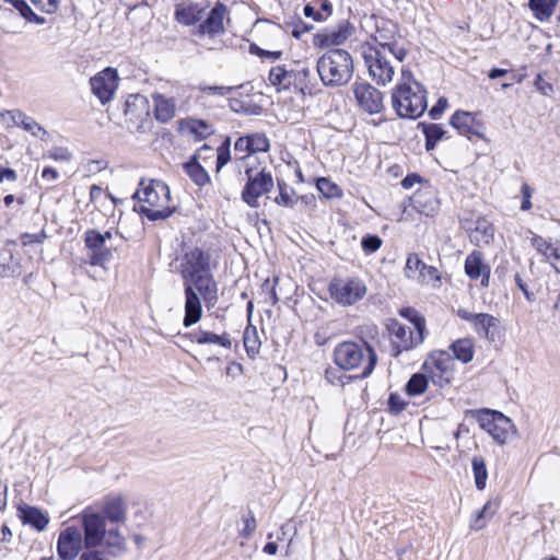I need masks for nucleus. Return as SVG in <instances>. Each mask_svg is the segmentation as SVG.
Listing matches in <instances>:
<instances>
[{"label":"nucleus","instance_id":"cd10ccee","mask_svg":"<svg viewBox=\"0 0 560 560\" xmlns=\"http://www.w3.org/2000/svg\"><path fill=\"white\" fill-rule=\"evenodd\" d=\"M105 521L110 523H124L126 521L127 508L122 497H115L105 501L102 513Z\"/></svg>","mask_w":560,"mask_h":560},{"label":"nucleus","instance_id":"ddd939ff","mask_svg":"<svg viewBox=\"0 0 560 560\" xmlns=\"http://www.w3.org/2000/svg\"><path fill=\"white\" fill-rule=\"evenodd\" d=\"M388 331L394 337L393 339V353L394 358L399 357L404 351H409L418 346H420L425 338L424 332L419 335L418 332L415 335L413 331L399 323L397 319H392L387 325Z\"/></svg>","mask_w":560,"mask_h":560},{"label":"nucleus","instance_id":"20e7f679","mask_svg":"<svg viewBox=\"0 0 560 560\" xmlns=\"http://www.w3.org/2000/svg\"><path fill=\"white\" fill-rule=\"evenodd\" d=\"M316 70L325 86H343L353 77V58L346 49L330 48L317 59Z\"/></svg>","mask_w":560,"mask_h":560},{"label":"nucleus","instance_id":"e2e57ef3","mask_svg":"<svg viewBox=\"0 0 560 560\" xmlns=\"http://www.w3.org/2000/svg\"><path fill=\"white\" fill-rule=\"evenodd\" d=\"M235 152L244 153L238 160H245L253 154L247 136H241L234 143Z\"/></svg>","mask_w":560,"mask_h":560},{"label":"nucleus","instance_id":"de8ad7c7","mask_svg":"<svg viewBox=\"0 0 560 560\" xmlns=\"http://www.w3.org/2000/svg\"><path fill=\"white\" fill-rule=\"evenodd\" d=\"M229 106L232 112L245 115H259L262 110L261 106L253 103H245L238 98H230Z\"/></svg>","mask_w":560,"mask_h":560},{"label":"nucleus","instance_id":"5fc2aeb1","mask_svg":"<svg viewBox=\"0 0 560 560\" xmlns=\"http://www.w3.org/2000/svg\"><path fill=\"white\" fill-rule=\"evenodd\" d=\"M243 85L238 86H222V85H207V84H200L199 90L208 95H219V96H225L230 93H232L234 90L242 88Z\"/></svg>","mask_w":560,"mask_h":560},{"label":"nucleus","instance_id":"ea45409f","mask_svg":"<svg viewBox=\"0 0 560 560\" xmlns=\"http://www.w3.org/2000/svg\"><path fill=\"white\" fill-rule=\"evenodd\" d=\"M433 366L440 373H453V358L446 350H434L429 354Z\"/></svg>","mask_w":560,"mask_h":560},{"label":"nucleus","instance_id":"49530a36","mask_svg":"<svg viewBox=\"0 0 560 560\" xmlns=\"http://www.w3.org/2000/svg\"><path fill=\"white\" fill-rule=\"evenodd\" d=\"M325 380L331 385H345L354 380H359L355 375H347L340 368H327L325 370Z\"/></svg>","mask_w":560,"mask_h":560},{"label":"nucleus","instance_id":"9d476101","mask_svg":"<svg viewBox=\"0 0 560 560\" xmlns=\"http://www.w3.org/2000/svg\"><path fill=\"white\" fill-rule=\"evenodd\" d=\"M330 298L340 305H352L362 300L366 293V287L360 279L342 280L335 278L329 282Z\"/></svg>","mask_w":560,"mask_h":560},{"label":"nucleus","instance_id":"f704fd0d","mask_svg":"<svg viewBox=\"0 0 560 560\" xmlns=\"http://www.w3.org/2000/svg\"><path fill=\"white\" fill-rule=\"evenodd\" d=\"M533 247L544 255L548 260H552L551 265L558 270V262H560V252L555 248L551 243L546 241L540 235H534L532 237Z\"/></svg>","mask_w":560,"mask_h":560},{"label":"nucleus","instance_id":"c9c22d12","mask_svg":"<svg viewBox=\"0 0 560 560\" xmlns=\"http://www.w3.org/2000/svg\"><path fill=\"white\" fill-rule=\"evenodd\" d=\"M108 549V555L118 557L126 551V540L118 528L106 529L104 542Z\"/></svg>","mask_w":560,"mask_h":560},{"label":"nucleus","instance_id":"5701e85b","mask_svg":"<svg viewBox=\"0 0 560 560\" xmlns=\"http://www.w3.org/2000/svg\"><path fill=\"white\" fill-rule=\"evenodd\" d=\"M463 226L469 232L470 242L477 246L488 245L493 241V225L485 217H479L475 223L465 221Z\"/></svg>","mask_w":560,"mask_h":560},{"label":"nucleus","instance_id":"c03bdc74","mask_svg":"<svg viewBox=\"0 0 560 560\" xmlns=\"http://www.w3.org/2000/svg\"><path fill=\"white\" fill-rule=\"evenodd\" d=\"M373 45L378 46L384 52H390L400 62H402L408 55L407 49L399 46L396 40H380V37H375Z\"/></svg>","mask_w":560,"mask_h":560},{"label":"nucleus","instance_id":"6ab92c4d","mask_svg":"<svg viewBox=\"0 0 560 560\" xmlns=\"http://www.w3.org/2000/svg\"><path fill=\"white\" fill-rule=\"evenodd\" d=\"M203 151H212V147L205 143L196 153H194L184 164L183 170L191 182L198 187H205L211 183V178L206 168L200 164L199 160H207L209 156L203 155Z\"/></svg>","mask_w":560,"mask_h":560},{"label":"nucleus","instance_id":"4be33fe9","mask_svg":"<svg viewBox=\"0 0 560 560\" xmlns=\"http://www.w3.org/2000/svg\"><path fill=\"white\" fill-rule=\"evenodd\" d=\"M16 510L23 525H28L37 532H44L47 528L50 521L47 512L26 503H20Z\"/></svg>","mask_w":560,"mask_h":560},{"label":"nucleus","instance_id":"338daca9","mask_svg":"<svg viewBox=\"0 0 560 560\" xmlns=\"http://www.w3.org/2000/svg\"><path fill=\"white\" fill-rule=\"evenodd\" d=\"M420 277L422 278L423 281H427V282L441 280V275H440L439 270L435 267L429 266L427 264L422 268Z\"/></svg>","mask_w":560,"mask_h":560},{"label":"nucleus","instance_id":"7c9ffc66","mask_svg":"<svg viewBox=\"0 0 560 560\" xmlns=\"http://www.w3.org/2000/svg\"><path fill=\"white\" fill-rule=\"evenodd\" d=\"M21 264L14 258L10 244L0 249V276L2 278L15 277L20 275Z\"/></svg>","mask_w":560,"mask_h":560},{"label":"nucleus","instance_id":"c85d7f7f","mask_svg":"<svg viewBox=\"0 0 560 560\" xmlns=\"http://www.w3.org/2000/svg\"><path fill=\"white\" fill-rule=\"evenodd\" d=\"M418 128L424 136V147L428 152L434 150L440 140L447 138L446 130L440 124L421 121L418 124Z\"/></svg>","mask_w":560,"mask_h":560},{"label":"nucleus","instance_id":"72a5a7b5","mask_svg":"<svg viewBox=\"0 0 560 560\" xmlns=\"http://www.w3.org/2000/svg\"><path fill=\"white\" fill-rule=\"evenodd\" d=\"M559 0H528V8L533 15L540 22L551 18Z\"/></svg>","mask_w":560,"mask_h":560},{"label":"nucleus","instance_id":"393cba45","mask_svg":"<svg viewBox=\"0 0 560 560\" xmlns=\"http://www.w3.org/2000/svg\"><path fill=\"white\" fill-rule=\"evenodd\" d=\"M475 331L486 338L489 342H497L502 337V327L499 318L488 313H479V317L474 324Z\"/></svg>","mask_w":560,"mask_h":560},{"label":"nucleus","instance_id":"f257e3e1","mask_svg":"<svg viewBox=\"0 0 560 560\" xmlns=\"http://www.w3.org/2000/svg\"><path fill=\"white\" fill-rule=\"evenodd\" d=\"M179 273L185 294L183 325L188 328L201 319V299L208 310L218 303V282L211 270V255L200 247L187 250L183 255Z\"/></svg>","mask_w":560,"mask_h":560},{"label":"nucleus","instance_id":"6e6552de","mask_svg":"<svg viewBox=\"0 0 560 560\" xmlns=\"http://www.w3.org/2000/svg\"><path fill=\"white\" fill-rule=\"evenodd\" d=\"M78 518L82 526V538H84L85 548H98L103 545L106 537L105 517L91 506L85 508Z\"/></svg>","mask_w":560,"mask_h":560},{"label":"nucleus","instance_id":"423d86ee","mask_svg":"<svg viewBox=\"0 0 560 560\" xmlns=\"http://www.w3.org/2000/svg\"><path fill=\"white\" fill-rule=\"evenodd\" d=\"M478 422L500 445L509 443L516 434L512 420L497 410L483 409L478 412Z\"/></svg>","mask_w":560,"mask_h":560},{"label":"nucleus","instance_id":"a18cd8bd","mask_svg":"<svg viewBox=\"0 0 560 560\" xmlns=\"http://www.w3.org/2000/svg\"><path fill=\"white\" fill-rule=\"evenodd\" d=\"M316 187L327 199L342 197V189L328 177H319L316 180Z\"/></svg>","mask_w":560,"mask_h":560},{"label":"nucleus","instance_id":"8fccbe9b","mask_svg":"<svg viewBox=\"0 0 560 560\" xmlns=\"http://www.w3.org/2000/svg\"><path fill=\"white\" fill-rule=\"evenodd\" d=\"M279 195L275 198V202L282 207L292 208L295 201L292 199V195L295 190L287 185L284 180L278 179Z\"/></svg>","mask_w":560,"mask_h":560},{"label":"nucleus","instance_id":"6e6d98bb","mask_svg":"<svg viewBox=\"0 0 560 560\" xmlns=\"http://www.w3.org/2000/svg\"><path fill=\"white\" fill-rule=\"evenodd\" d=\"M388 411L392 415H399L405 410L407 402L397 393H390L387 400Z\"/></svg>","mask_w":560,"mask_h":560},{"label":"nucleus","instance_id":"e433bc0d","mask_svg":"<svg viewBox=\"0 0 560 560\" xmlns=\"http://www.w3.org/2000/svg\"><path fill=\"white\" fill-rule=\"evenodd\" d=\"M290 73L285 66L272 67L269 71L268 80L278 92L290 90Z\"/></svg>","mask_w":560,"mask_h":560},{"label":"nucleus","instance_id":"603ef678","mask_svg":"<svg viewBox=\"0 0 560 560\" xmlns=\"http://www.w3.org/2000/svg\"><path fill=\"white\" fill-rule=\"evenodd\" d=\"M249 141V145L253 154L258 152H268L270 149V142L267 136L262 132L246 135Z\"/></svg>","mask_w":560,"mask_h":560},{"label":"nucleus","instance_id":"a878e982","mask_svg":"<svg viewBox=\"0 0 560 560\" xmlns=\"http://www.w3.org/2000/svg\"><path fill=\"white\" fill-rule=\"evenodd\" d=\"M182 338L188 339L191 342H197L198 345H218L225 349H231L232 347V340L230 338V335L228 332H224L222 335H217L209 330H194L190 332H186L182 335Z\"/></svg>","mask_w":560,"mask_h":560},{"label":"nucleus","instance_id":"09e8293b","mask_svg":"<svg viewBox=\"0 0 560 560\" xmlns=\"http://www.w3.org/2000/svg\"><path fill=\"white\" fill-rule=\"evenodd\" d=\"M14 9L20 13V15L28 23H34L37 25H44L46 23V19L36 14L26 0H21Z\"/></svg>","mask_w":560,"mask_h":560},{"label":"nucleus","instance_id":"f3484780","mask_svg":"<svg viewBox=\"0 0 560 560\" xmlns=\"http://www.w3.org/2000/svg\"><path fill=\"white\" fill-rule=\"evenodd\" d=\"M84 245L91 252L86 264L91 266H103L109 261L112 249L105 246L104 236L96 229H89L84 232Z\"/></svg>","mask_w":560,"mask_h":560},{"label":"nucleus","instance_id":"79ce46f5","mask_svg":"<svg viewBox=\"0 0 560 560\" xmlns=\"http://www.w3.org/2000/svg\"><path fill=\"white\" fill-rule=\"evenodd\" d=\"M13 121L16 126L22 127L33 136H38L39 132H42L44 136L47 135V131L36 120L30 116H26L22 112H16L13 115Z\"/></svg>","mask_w":560,"mask_h":560},{"label":"nucleus","instance_id":"dca6fc26","mask_svg":"<svg viewBox=\"0 0 560 560\" xmlns=\"http://www.w3.org/2000/svg\"><path fill=\"white\" fill-rule=\"evenodd\" d=\"M450 125L456 129L459 135L465 136L470 141H472L475 137L486 139L485 122L477 119L476 115L470 112L456 110L450 117Z\"/></svg>","mask_w":560,"mask_h":560},{"label":"nucleus","instance_id":"0eeeda50","mask_svg":"<svg viewBox=\"0 0 560 560\" xmlns=\"http://www.w3.org/2000/svg\"><path fill=\"white\" fill-rule=\"evenodd\" d=\"M245 175L247 177V182L243 187L241 198L250 208H258V199L262 195L270 192L273 188L272 175L270 172H266L265 170H260L254 174V170L252 167L245 168Z\"/></svg>","mask_w":560,"mask_h":560},{"label":"nucleus","instance_id":"412c9836","mask_svg":"<svg viewBox=\"0 0 560 560\" xmlns=\"http://www.w3.org/2000/svg\"><path fill=\"white\" fill-rule=\"evenodd\" d=\"M206 8L191 0H185L175 4L174 20L184 26H197L203 15Z\"/></svg>","mask_w":560,"mask_h":560},{"label":"nucleus","instance_id":"f8f14e48","mask_svg":"<svg viewBox=\"0 0 560 560\" xmlns=\"http://www.w3.org/2000/svg\"><path fill=\"white\" fill-rule=\"evenodd\" d=\"M84 548V538L79 527L67 526L60 530L56 545L58 560H75Z\"/></svg>","mask_w":560,"mask_h":560},{"label":"nucleus","instance_id":"4c0bfd02","mask_svg":"<svg viewBox=\"0 0 560 560\" xmlns=\"http://www.w3.org/2000/svg\"><path fill=\"white\" fill-rule=\"evenodd\" d=\"M243 343L247 355L254 359L258 353L261 346L257 328L249 324L243 335Z\"/></svg>","mask_w":560,"mask_h":560},{"label":"nucleus","instance_id":"f03ea898","mask_svg":"<svg viewBox=\"0 0 560 560\" xmlns=\"http://www.w3.org/2000/svg\"><path fill=\"white\" fill-rule=\"evenodd\" d=\"M332 359L343 371L360 370L355 375L359 380L368 378L378 361L374 347L362 338L357 341L339 342L332 351Z\"/></svg>","mask_w":560,"mask_h":560},{"label":"nucleus","instance_id":"0e129e2a","mask_svg":"<svg viewBox=\"0 0 560 560\" xmlns=\"http://www.w3.org/2000/svg\"><path fill=\"white\" fill-rule=\"evenodd\" d=\"M47 237L45 231H42L39 233L31 234V233H23L21 235V243L23 246H28L31 244H40L45 241Z\"/></svg>","mask_w":560,"mask_h":560},{"label":"nucleus","instance_id":"9b49d317","mask_svg":"<svg viewBox=\"0 0 560 560\" xmlns=\"http://www.w3.org/2000/svg\"><path fill=\"white\" fill-rule=\"evenodd\" d=\"M230 20L228 7L223 2L217 1L205 20H201L197 25L194 34L199 37L208 36L210 38L224 35L226 33L225 21L230 23Z\"/></svg>","mask_w":560,"mask_h":560},{"label":"nucleus","instance_id":"473e14b6","mask_svg":"<svg viewBox=\"0 0 560 560\" xmlns=\"http://www.w3.org/2000/svg\"><path fill=\"white\" fill-rule=\"evenodd\" d=\"M154 116L161 122H168L175 116V102L163 95L154 96Z\"/></svg>","mask_w":560,"mask_h":560},{"label":"nucleus","instance_id":"a19ab883","mask_svg":"<svg viewBox=\"0 0 560 560\" xmlns=\"http://www.w3.org/2000/svg\"><path fill=\"white\" fill-rule=\"evenodd\" d=\"M429 385L428 376L424 373H415L406 383L405 390L410 397L423 394Z\"/></svg>","mask_w":560,"mask_h":560},{"label":"nucleus","instance_id":"bb28decb","mask_svg":"<svg viewBox=\"0 0 560 560\" xmlns=\"http://www.w3.org/2000/svg\"><path fill=\"white\" fill-rule=\"evenodd\" d=\"M122 112L126 119L142 120L149 115V101L140 94H130L127 96L122 105Z\"/></svg>","mask_w":560,"mask_h":560},{"label":"nucleus","instance_id":"13d9d810","mask_svg":"<svg viewBox=\"0 0 560 560\" xmlns=\"http://www.w3.org/2000/svg\"><path fill=\"white\" fill-rule=\"evenodd\" d=\"M422 370L430 373V377L433 384L439 385L440 387H443L444 385L451 382L452 373L432 372L429 368V361H424V363L422 364Z\"/></svg>","mask_w":560,"mask_h":560},{"label":"nucleus","instance_id":"7ed1b4c3","mask_svg":"<svg viewBox=\"0 0 560 560\" xmlns=\"http://www.w3.org/2000/svg\"><path fill=\"white\" fill-rule=\"evenodd\" d=\"M140 202L147 206H140V214L145 217L149 221H160L170 218L176 210L171 207V190L166 183L160 179H141L139 188L132 196Z\"/></svg>","mask_w":560,"mask_h":560},{"label":"nucleus","instance_id":"37998d69","mask_svg":"<svg viewBox=\"0 0 560 560\" xmlns=\"http://www.w3.org/2000/svg\"><path fill=\"white\" fill-rule=\"evenodd\" d=\"M399 315L410 322L416 332L421 335V332L427 334V322L424 316H422L416 308L407 306L399 310Z\"/></svg>","mask_w":560,"mask_h":560},{"label":"nucleus","instance_id":"052dcab7","mask_svg":"<svg viewBox=\"0 0 560 560\" xmlns=\"http://www.w3.org/2000/svg\"><path fill=\"white\" fill-rule=\"evenodd\" d=\"M291 26V34L296 39H300L305 33H308L314 28L313 24L305 23L300 18L296 21H293Z\"/></svg>","mask_w":560,"mask_h":560},{"label":"nucleus","instance_id":"58836bf2","mask_svg":"<svg viewBox=\"0 0 560 560\" xmlns=\"http://www.w3.org/2000/svg\"><path fill=\"white\" fill-rule=\"evenodd\" d=\"M471 469L477 490H485L488 479V469L482 456H474L471 459Z\"/></svg>","mask_w":560,"mask_h":560},{"label":"nucleus","instance_id":"b1692460","mask_svg":"<svg viewBox=\"0 0 560 560\" xmlns=\"http://www.w3.org/2000/svg\"><path fill=\"white\" fill-rule=\"evenodd\" d=\"M290 89L293 86L302 96L315 95L316 83L311 81V69L296 62L295 68L290 69Z\"/></svg>","mask_w":560,"mask_h":560},{"label":"nucleus","instance_id":"864d4df0","mask_svg":"<svg viewBox=\"0 0 560 560\" xmlns=\"http://www.w3.org/2000/svg\"><path fill=\"white\" fill-rule=\"evenodd\" d=\"M382 238L376 234H365L361 240L362 249L366 254H373L381 248Z\"/></svg>","mask_w":560,"mask_h":560},{"label":"nucleus","instance_id":"c756f323","mask_svg":"<svg viewBox=\"0 0 560 560\" xmlns=\"http://www.w3.org/2000/svg\"><path fill=\"white\" fill-rule=\"evenodd\" d=\"M448 349L453 353L452 358L463 364L471 362L475 355V342L471 338H459L453 341Z\"/></svg>","mask_w":560,"mask_h":560},{"label":"nucleus","instance_id":"aec40b11","mask_svg":"<svg viewBox=\"0 0 560 560\" xmlns=\"http://www.w3.org/2000/svg\"><path fill=\"white\" fill-rule=\"evenodd\" d=\"M410 201L411 207L425 217H433L440 209L436 191L428 182L413 194Z\"/></svg>","mask_w":560,"mask_h":560},{"label":"nucleus","instance_id":"69168bd1","mask_svg":"<svg viewBox=\"0 0 560 560\" xmlns=\"http://www.w3.org/2000/svg\"><path fill=\"white\" fill-rule=\"evenodd\" d=\"M447 107V100L440 97L436 103L429 109V116L431 119H439Z\"/></svg>","mask_w":560,"mask_h":560},{"label":"nucleus","instance_id":"774afa93","mask_svg":"<svg viewBox=\"0 0 560 560\" xmlns=\"http://www.w3.org/2000/svg\"><path fill=\"white\" fill-rule=\"evenodd\" d=\"M79 560H108L104 552L97 548H84L80 555Z\"/></svg>","mask_w":560,"mask_h":560},{"label":"nucleus","instance_id":"2f4dec72","mask_svg":"<svg viewBox=\"0 0 560 560\" xmlns=\"http://www.w3.org/2000/svg\"><path fill=\"white\" fill-rule=\"evenodd\" d=\"M465 273L470 279H479L490 267L483 261L481 252L474 250L465 259Z\"/></svg>","mask_w":560,"mask_h":560},{"label":"nucleus","instance_id":"39448f33","mask_svg":"<svg viewBox=\"0 0 560 560\" xmlns=\"http://www.w3.org/2000/svg\"><path fill=\"white\" fill-rule=\"evenodd\" d=\"M416 89L409 83L397 84L392 92V105L400 118L417 119L427 109V90L415 81Z\"/></svg>","mask_w":560,"mask_h":560},{"label":"nucleus","instance_id":"3c124183","mask_svg":"<svg viewBox=\"0 0 560 560\" xmlns=\"http://www.w3.org/2000/svg\"><path fill=\"white\" fill-rule=\"evenodd\" d=\"M188 130L190 133L195 135L198 141L208 138L213 132L210 125L202 119L190 120L188 122Z\"/></svg>","mask_w":560,"mask_h":560},{"label":"nucleus","instance_id":"2eb2a0df","mask_svg":"<svg viewBox=\"0 0 560 560\" xmlns=\"http://www.w3.org/2000/svg\"><path fill=\"white\" fill-rule=\"evenodd\" d=\"M92 93L105 105L112 101L118 86V73L114 68H105L90 79Z\"/></svg>","mask_w":560,"mask_h":560},{"label":"nucleus","instance_id":"bf43d9fd","mask_svg":"<svg viewBox=\"0 0 560 560\" xmlns=\"http://www.w3.org/2000/svg\"><path fill=\"white\" fill-rule=\"evenodd\" d=\"M424 262L419 258L418 254L411 253L407 256L406 260V276L411 277L409 275L410 271H419L421 273L422 268L424 267Z\"/></svg>","mask_w":560,"mask_h":560},{"label":"nucleus","instance_id":"4d7b16f0","mask_svg":"<svg viewBox=\"0 0 560 560\" xmlns=\"http://www.w3.org/2000/svg\"><path fill=\"white\" fill-rule=\"evenodd\" d=\"M32 4L46 14H54L57 12L61 0H30Z\"/></svg>","mask_w":560,"mask_h":560},{"label":"nucleus","instance_id":"1a4fd4ad","mask_svg":"<svg viewBox=\"0 0 560 560\" xmlns=\"http://www.w3.org/2000/svg\"><path fill=\"white\" fill-rule=\"evenodd\" d=\"M363 59L370 77L377 83L385 85L393 80L395 70L383 50L378 46L366 43L363 46Z\"/></svg>","mask_w":560,"mask_h":560},{"label":"nucleus","instance_id":"a211bd4d","mask_svg":"<svg viewBox=\"0 0 560 560\" xmlns=\"http://www.w3.org/2000/svg\"><path fill=\"white\" fill-rule=\"evenodd\" d=\"M355 31V27L348 20L338 22L337 27L334 30H326L324 33H318L314 36L313 43L315 46L325 48H338L342 45Z\"/></svg>","mask_w":560,"mask_h":560},{"label":"nucleus","instance_id":"4468645a","mask_svg":"<svg viewBox=\"0 0 560 560\" xmlns=\"http://www.w3.org/2000/svg\"><path fill=\"white\" fill-rule=\"evenodd\" d=\"M352 90L357 104L363 112L374 115L384 109L383 93L369 82L355 81Z\"/></svg>","mask_w":560,"mask_h":560},{"label":"nucleus","instance_id":"680f3d73","mask_svg":"<svg viewBox=\"0 0 560 560\" xmlns=\"http://www.w3.org/2000/svg\"><path fill=\"white\" fill-rule=\"evenodd\" d=\"M244 527L241 530V536L248 538L256 530L257 523L254 513L249 510L248 515L243 517Z\"/></svg>","mask_w":560,"mask_h":560}]
</instances>
